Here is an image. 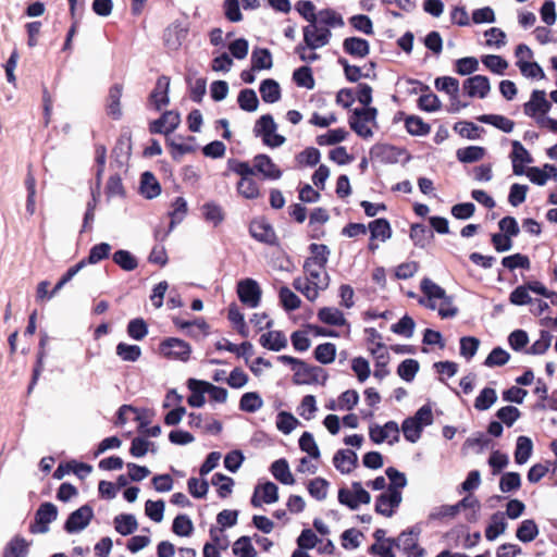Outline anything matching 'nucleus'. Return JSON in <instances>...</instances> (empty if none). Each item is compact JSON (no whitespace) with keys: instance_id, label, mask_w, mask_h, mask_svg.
<instances>
[{"instance_id":"nucleus-1","label":"nucleus","mask_w":557,"mask_h":557,"mask_svg":"<svg viewBox=\"0 0 557 557\" xmlns=\"http://www.w3.org/2000/svg\"><path fill=\"white\" fill-rule=\"evenodd\" d=\"M420 287L423 296L418 302L421 306L436 310L442 319H450L458 314L453 297L448 296L443 287L430 278H423Z\"/></svg>"},{"instance_id":"nucleus-2","label":"nucleus","mask_w":557,"mask_h":557,"mask_svg":"<svg viewBox=\"0 0 557 557\" xmlns=\"http://www.w3.org/2000/svg\"><path fill=\"white\" fill-rule=\"evenodd\" d=\"M228 170L240 176L236 185L237 193L246 199H257L260 197V188L253 178L255 169L246 161L230 159L227 161Z\"/></svg>"},{"instance_id":"nucleus-3","label":"nucleus","mask_w":557,"mask_h":557,"mask_svg":"<svg viewBox=\"0 0 557 557\" xmlns=\"http://www.w3.org/2000/svg\"><path fill=\"white\" fill-rule=\"evenodd\" d=\"M385 474L389 480L388 487L385 491V507L388 506L389 510L385 508V517H389L403 500L401 491L407 485V478L405 473L395 468H388L385 470Z\"/></svg>"},{"instance_id":"nucleus-4","label":"nucleus","mask_w":557,"mask_h":557,"mask_svg":"<svg viewBox=\"0 0 557 557\" xmlns=\"http://www.w3.org/2000/svg\"><path fill=\"white\" fill-rule=\"evenodd\" d=\"M158 354L168 360L187 362L190 359L191 347L184 339L166 337L160 342Z\"/></svg>"},{"instance_id":"nucleus-5","label":"nucleus","mask_w":557,"mask_h":557,"mask_svg":"<svg viewBox=\"0 0 557 557\" xmlns=\"http://www.w3.org/2000/svg\"><path fill=\"white\" fill-rule=\"evenodd\" d=\"M327 374L321 367L309 366L301 361L297 368H294L293 382L296 385H310L321 383L325 384Z\"/></svg>"},{"instance_id":"nucleus-6","label":"nucleus","mask_w":557,"mask_h":557,"mask_svg":"<svg viewBox=\"0 0 557 557\" xmlns=\"http://www.w3.org/2000/svg\"><path fill=\"white\" fill-rule=\"evenodd\" d=\"M370 499V494L362 487L360 482H354L351 490L342 487L338 491V502L350 509H357L361 504H369Z\"/></svg>"},{"instance_id":"nucleus-7","label":"nucleus","mask_w":557,"mask_h":557,"mask_svg":"<svg viewBox=\"0 0 557 557\" xmlns=\"http://www.w3.org/2000/svg\"><path fill=\"white\" fill-rule=\"evenodd\" d=\"M58 516V508L54 504L42 503L35 513V521L30 524V533H46L49 530V523L54 521Z\"/></svg>"},{"instance_id":"nucleus-8","label":"nucleus","mask_w":557,"mask_h":557,"mask_svg":"<svg viewBox=\"0 0 557 557\" xmlns=\"http://www.w3.org/2000/svg\"><path fill=\"white\" fill-rule=\"evenodd\" d=\"M304 42L310 50L324 47L330 42L332 33L327 26H319L318 22L314 25L310 24L304 27Z\"/></svg>"},{"instance_id":"nucleus-9","label":"nucleus","mask_w":557,"mask_h":557,"mask_svg":"<svg viewBox=\"0 0 557 557\" xmlns=\"http://www.w3.org/2000/svg\"><path fill=\"white\" fill-rule=\"evenodd\" d=\"M239 300L249 308H256L261 300V288L257 281L244 278L237 283L236 288Z\"/></svg>"},{"instance_id":"nucleus-10","label":"nucleus","mask_w":557,"mask_h":557,"mask_svg":"<svg viewBox=\"0 0 557 557\" xmlns=\"http://www.w3.org/2000/svg\"><path fill=\"white\" fill-rule=\"evenodd\" d=\"M172 322L177 329L185 331L187 336L196 341L205 338L210 333V325L203 318L186 321L178 317H173Z\"/></svg>"},{"instance_id":"nucleus-11","label":"nucleus","mask_w":557,"mask_h":557,"mask_svg":"<svg viewBox=\"0 0 557 557\" xmlns=\"http://www.w3.org/2000/svg\"><path fill=\"white\" fill-rule=\"evenodd\" d=\"M249 233L260 243L274 247L280 246V240L273 226L264 219L253 220L249 225Z\"/></svg>"},{"instance_id":"nucleus-12","label":"nucleus","mask_w":557,"mask_h":557,"mask_svg":"<svg viewBox=\"0 0 557 557\" xmlns=\"http://www.w3.org/2000/svg\"><path fill=\"white\" fill-rule=\"evenodd\" d=\"M124 91V85L121 83L113 84L109 90L104 101V110L109 117L119 121L123 116L121 99Z\"/></svg>"},{"instance_id":"nucleus-13","label":"nucleus","mask_w":557,"mask_h":557,"mask_svg":"<svg viewBox=\"0 0 557 557\" xmlns=\"http://www.w3.org/2000/svg\"><path fill=\"white\" fill-rule=\"evenodd\" d=\"M94 518V510L89 505H83L73 511L64 523L67 533H75L85 529Z\"/></svg>"},{"instance_id":"nucleus-14","label":"nucleus","mask_w":557,"mask_h":557,"mask_svg":"<svg viewBox=\"0 0 557 557\" xmlns=\"http://www.w3.org/2000/svg\"><path fill=\"white\" fill-rule=\"evenodd\" d=\"M550 108L552 104L546 99V92L544 90H533L530 100L524 103L523 111L537 123L540 114L546 115Z\"/></svg>"},{"instance_id":"nucleus-15","label":"nucleus","mask_w":557,"mask_h":557,"mask_svg":"<svg viewBox=\"0 0 557 557\" xmlns=\"http://www.w3.org/2000/svg\"><path fill=\"white\" fill-rule=\"evenodd\" d=\"M181 123L180 114L175 111H165L162 115L149 124L151 134L169 135L174 132Z\"/></svg>"},{"instance_id":"nucleus-16","label":"nucleus","mask_w":557,"mask_h":557,"mask_svg":"<svg viewBox=\"0 0 557 557\" xmlns=\"http://www.w3.org/2000/svg\"><path fill=\"white\" fill-rule=\"evenodd\" d=\"M462 88L469 97L484 99L491 90V84L486 76L474 75L463 82Z\"/></svg>"},{"instance_id":"nucleus-17","label":"nucleus","mask_w":557,"mask_h":557,"mask_svg":"<svg viewBox=\"0 0 557 557\" xmlns=\"http://www.w3.org/2000/svg\"><path fill=\"white\" fill-rule=\"evenodd\" d=\"M512 151L510 159L512 163V172L515 175H523L525 172V165L533 162V158L524 146L518 141H512Z\"/></svg>"},{"instance_id":"nucleus-18","label":"nucleus","mask_w":557,"mask_h":557,"mask_svg":"<svg viewBox=\"0 0 557 557\" xmlns=\"http://www.w3.org/2000/svg\"><path fill=\"white\" fill-rule=\"evenodd\" d=\"M169 89L170 77L165 75L159 76L156 82L154 88L152 89L149 96V101L153 104L157 111H160L162 107L169 104Z\"/></svg>"},{"instance_id":"nucleus-19","label":"nucleus","mask_w":557,"mask_h":557,"mask_svg":"<svg viewBox=\"0 0 557 557\" xmlns=\"http://www.w3.org/2000/svg\"><path fill=\"white\" fill-rule=\"evenodd\" d=\"M251 168L255 169V173H260L263 178L278 180L282 176V171L272 159L264 153L257 154L253 158V166Z\"/></svg>"},{"instance_id":"nucleus-20","label":"nucleus","mask_w":557,"mask_h":557,"mask_svg":"<svg viewBox=\"0 0 557 557\" xmlns=\"http://www.w3.org/2000/svg\"><path fill=\"white\" fill-rule=\"evenodd\" d=\"M357 454L351 449H339L333 457L334 467L341 473H350L357 466Z\"/></svg>"},{"instance_id":"nucleus-21","label":"nucleus","mask_w":557,"mask_h":557,"mask_svg":"<svg viewBox=\"0 0 557 557\" xmlns=\"http://www.w3.org/2000/svg\"><path fill=\"white\" fill-rule=\"evenodd\" d=\"M523 175L536 185L543 186L549 176L557 177V168L553 164H545L542 169L537 166L527 168Z\"/></svg>"},{"instance_id":"nucleus-22","label":"nucleus","mask_w":557,"mask_h":557,"mask_svg":"<svg viewBox=\"0 0 557 557\" xmlns=\"http://www.w3.org/2000/svg\"><path fill=\"white\" fill-rule=\"evenodd\" d=\"M49 341V336L47 333L41 332L40 334V341H39V348L37 352V360L35 363V367L33 369L32 380L28 385L27 392L28 394L32 393L33 388L37 384V381L41 374V371L44 369V359L46 357V345Z\"/></svg>"},{"instance_id":"nucleus-23","label":"nucleus","mask_w":557,"mask_h":557,"mask_svg":"<svg viewBox=\"0 0 557 557\" xmlns=\"http://www.w3.org/2000/svg\"><path fill=\"white\" fill-rule=\"evenodd\" d=\"M259 343L263 348L273 351H280L287 346L286 336L282 331H269L263 333L259 338Z\"/></svg>"},{"instance_id":"nucleus-24","label":"nucleus","mask_w":557,"mask_h":557,"mask_svg":"<svg viewBox=\"0 0 557 557\" xmlns=\"http://www.w3.org/2000/svg\"><path fill=\"white\" fill-rule=\"evenodd\" d=\"M326 267L323 265H312L308 267L307 262H304V271L307 274L305 278L312 282L313 285L318 286V288L325 289L329 286V275L325 270Z\"/></svg>"},{"instance_id":"nucleus-25","label":"nucleus","mask_w":557,"mask_h":557,"mask_svg":"<svg viewBox=\"0 0 557 557\" xmlns=\"http://www.w3.org/2000/svg\"><path fill=\"white\" fill-rule=\"evenodd\" d=\"M29 543L21 535L13 536L4 546L2 557H26Z\"/></svg>"},{"instance_id":"nucleus-26","label":"nucleus","mask_w":557,"mask_h":557,"mask_svg":"<svg viewBox=\"0 0 557 557\" xmlns=\"http://www.w3.org/2000/svg\"><path fill=\"white\" fill-rule=\"evenodd\" d=\"M343 49L351 57L364 58L369 54V42L363 38L348 37L343 42Z\"/></svg>"},{"instance_id":"nucleus-27","label":"nucleus","mask_w":557,"mask_h":557,"mask_svg":"<svg viewBox=\"0 0 557 557\" xmlns=\"http://www.w3.org/2000/svg\"><path fill=\"white\" fill-rule=\"evenodd\" d=\"M270 471H271L272 475L282 484H285V485L295 484V479L289 470L288 462L285 458L275 460L271 465Z\"/></svg>"},{"instance_id":"nucleus-28","label":"nucleus","mask_w":557,"mask_h":557,"mask_svg":"<svg viewBox=\"0 0 557 557\" xmlns=\"http://www.w3.org/2000/svg\"><path fill=\"white\" fill-rule=\"evenodd\" d=\"M111 245L108 243H100L92 246L89 250V255L87 258L82 259L76 264H82V269L87 264H96L107 258H109L111 252Z\"/></svg>"},{"instance_id":"nucleus-29","label":"nucleus","mask_w":557,"mask_h":557,"mask_svg":"<svg viewBox=\"0 0 557 557\" xmlns=\"http://www.w3.org/2000/svg\"><path fill=\"white\" fill-rule=\"evenodd\" d=\"M140 191L147 199H152L160 195L161 186L153 173L147 171L141 174Z\"/></svg>"},{"instance_id":"nucleus-30","label":"nucleus","mask_w":557,"mask_h":557,"mask_svg":"<svg viewBox=\"0 0 557 557\" xmlns=\"http://www.w3.org/2000/svg\"><path fill=\"white\" fill-rule=\"evenodd\" d=\"M376 114V110L375 109H356L355 110V117H351L349 120V125L351 127L352 131H355L358 135H361V136H367L369 134H371L370 129L367 128L360 121H359V117L360 116H363L364 121H370L371 119L374 117V115Z\"/></svg>"},{"instance_id":"nucleus-31","label":"nucleus","mask_w":557,"mask_h":557,"mask_svg":"<svg viewBox=\"0 0 557 557\" xmlns=\"http://www.w3.org/2000/svg\"><path fill=\"white\" fill-rule=\"evenodd\" d=\"M171 211H169L170 231L180 224L188 212L187 201L183 197H176L171 203Z\"/></svg>"},{"instance_id":"nucleus-32","label":"nucleus","mask_w":557,"mask_h":557,"mask_svg":"<svg viewBox=\"0 0 557 557\" xmlns=\"http://www.w3.org/2000/svg\"><path fill=\"white\" fill-rule=\"evenodd\" d=\"M259 91L262 100L267 103H274L281 99L280 85L272 78L263 79L260 84Z\"/></svg>"},{"instance_id":"nucleus-33","label":"nucleus","mask_w":557,"mask_h":557,"mask_svg":"<svg viewBox=\"0 0 557 557\" xmlns=\"http://www.w3.org/2000/svg\"><path fill=\"white\" fill-rule=\"evenodd\" d=\"M113 522L115 531L124 536L133 534L138 528L137 520L132 513L117 515Z\"/></svg>"},{"instance_id":"nucleus-34","label":"nucleus","mask_w":557,"mask_h":557,"mask_svg":"<svg viewBox=\"0 0 557 557\" xmlns=\"http://www.w3.org/2000/svg\"><path fill=\"white\" fill-rule=\"evenodd\" d=\"M507 529V522L502 512H495L491 517V521L485 530V537L488 541L496 540Z\"/></svg>"},{"instance_id":"nucleus-35","label":"nucleus","mask_w":557,"mask_h":557,"mask_svg":"<svg viewBox=\"0 0 557 557\" xmlns=\"http://www.w3.org/2000/svg\"><path fill=\"white\" fill-rule=\"evenodd\" d=\"M309 250H310L311 256L305 260V262L308 263V267L310 264L326 267L329 256H330V249L326 245L311 244L309 246Z\"/></svg>"},{"instance_id":"nucleus-36","label":"nucleus","mask_w":557,"mask_h":557,"mask_svg":"<svg viewBox=\"0 0 557 557\" xmlns=\"http://www.w3.org/2000/svg\"><path fill=\"white\" fill-rule=\"evenodd\" d=\"M533 451L532 440L528 436H519L517 438L515 461L518 465H524L531 457Z\"/></svg>"},{"instance_id":"nucleus-37","label":"nucleus","mask_w":557,"mask_h":557,"mask_svg":"<svg viewBox=\"0 0 557 557\" xmlns=\"http://www.w3.org/2000/svg\"><path fill=\"white\" fill-rule=\"evenodd\" d=\"M318 318L321 322L334 326H343L346 323L343 312L333 307L321 308L318 312Z\"/></svg>"},{"instance_id":"nucleus-38","label":"nucleus","mask_w":557,"mask_h":557,"mask_svg":"<svg viewBox=\"0 0 557 557\" xmlns=\"http://www.w3.org/2000/svg\"><path fill=\"white\" fill-rule=\"evenodd\" d=\"M396 545L401 547L409 556L423 557L424 555V550L417 545V539L412 533L400 534Z\"/></svg>"},{"instance_id":"nucleus-39","label":"nucleus","mask_w":557,"mask_h":557,"mask_svg":"<svg viewBox=\"0 0 557 557\" xmlns=\"http://www.w3.org/2000/svg\"><path fill=\"white\" fill-rule=\"evenodd\" d=\"M251 65L253 71L271 69L273 61L270 50L267 48H256L251 53Z\"/></svg>"},{"instance_id":"nucleus-40","label":"nucleus","mask_w":557,"mask_h":557,"mask_svg":"<svg viewBox=\"0 0 557 557\" xmlns=\"http://www.w3.org/2000/svg\"><path fill=\"white\" fill-rule=\"evenodd\" d=\"M276 124L271 114L261 115L253 127V133L256 136H262V139L269 138L275 133Z\"/></svg>"},{"instance_id":"nucleus-41","label":"nucleus","mask_w":557,"mask_h":557,"mask_svg":"<svg viewBox=\"0 0 557 557\" xmlns=\"http://www.w3.org/2000/svg\"><path fill=\"white\" fill-rule=\"evenodd\" d=\"M24 184L27 189L26 210L28 213L33 214L35 212L36 178L32 163L27 165V174Z\"/></svg>"},{"instance_id":"nucleus-42","label":"nucleus","mask_w":557,"mask_h":557,"mask_svg":"<svg viewBox=\"0 0 557 557\" xmlns=\"http://www.w3.org/2000/svg\"><path fill=\"white\" fill-rule=\"evenodd\" d=\"M537 535L539 528L535 521L532 519L523 520L516 532L517 539L523 543L532 542Z\"/></svg>"},{"instance_id":"nucleus-43","label":"nucleus","mask_w":557,"mask_h":557,"mask_svg":"<svg viewBox=\"0 0 557 557\" xmlns=\"http://www.w3.org/2000/svg\"><path fill=\"white\" fill-rule=\"evenodd\" d=\"M293 81L298 87L313 89L315 81L311 67L308 65L296 69L293 73Z\"/></svg>"},{"instance_id":"nucleus-44","label":"nucleus","mask_w":557,"mask_h":557,"mask_svg":"<svg viewBox=\"0 0 557 557\" xmlns=\"http://www.w3.org/2000/svg\"><path fill=\"white\" fill-rule=\"evenodd\" d=\"M479 121L486 124H491L505 133H511L515 126L513 121L499 114L481 115L479 117Z\"/></svg>"},{"instance_id":"nucleus-45","label":"nucleus","mask_w":557,"mask_h":557,"mask_svg":"<svg viewBox=\"0 0 557 557\" xmlns=\"http://www.w3.org/2000/svg\"><path fill=\"white\" fill-rule=\"evenodd\" d=\"M112 260L124 271H134L138 267L136 257L128 250H116L112 256Z\"/></svg>"},{"instance_id":"nucleus-46","label":"nucleus","mask_w":557,"mask_h":557,"mask_svg":"<svg viewBox=\"0 0 557 557\" xmlns=\"http://www.w3.org/2000/svg\"><path fill=\"white\" fill-rule=\"evenodd\" d=\"M237 102L239 108L247 112L256 111L259 106V100L256 91L249 88L239 91Z\"/></svg>"},{"instance_id":"nucleus-47","label":"nucleus","mask_w":557,"mask_h":557,"mask_svg":"<svg viewBox=\"0 0 557 557\" xmlns=\"http://www.w3.org/2000/svg\"><path fill=\"white\" fill-rule=\"evenodd\" d=\"M202 213L207 222L218 226L224 221L225 214L222 207L215 202H206L202 206Z\"/></svg>"},{"instance_id":"nucleus-48","label":"nucleus","mask_w":557,"mask_h":557,"mask_svg":"<svg viewBox=\"0 0 557 557\" xmlns=\"http://www.w3.org/2000/svg\"><path fill=\"white\" fill-rule=\"evenodd\" d=\"M211 483L218 486L216 493L219 497L226 498L232 494L234 481L232 478L223 473L216 472L212 475Z\"/></svg>"},{"instance_id":"nucleus-49","label":"nucleus","mask_w":557,"mask_h":557,"mask_svg":"<svg viewBox=\"0 0 557 557\" xmlns=\"http://www.w3.org/2000/svg\"><path fill=\"white\" fill-rule=\"evenodd\" d=\"M293 286L310 301L315 300L319 296V290H322L305 277H296L293 282Z\"/></svg>"},{"instance_id":"nucleus-50","label":"nucleus","mask_w":557,"mask_h":557,"mask_svg":"<svg viewBox=\"0 0 557 557\" xmlns=\"http://www.w3.org/2000/svg\"><path fill=\"white\" fill-rule=\"evenodd\" d=\"M497 400L496 391L492 387L483 388L474 400V408L479 411L490 409Z\"/></svg>"},{"instance_id":"nucleus-51","label":"nucleus","mask_w":557,"mask_h":557,"mask_svg":"<svg viewBox=\"0 0 557 557\" xmlns=\"http://www.w3.org/2000/svg\"><path fill=\"white\" fill-rule=\"evenodd\" d=\"M314 358L322 364H329L335 360L336 346L333 343H323L315 347Z\"/></svg>"},{"instance_id":"nucleus-52","label":"nucleus","mask_w":557,"mask_h":557,"mask_svg":"<svg viewBox=\"0 0 557 557\" xmlns=\"http://www.w3.org/2000/svg\"><path fill=\"white\" fill-rule=\"evenodd\" d=\"M456 154L460 162L471 163L480 161L485 154V149L479 146H469L458 149Z\"/></svg>"},{"instance_id":"nucleus-53","label":"nucleus","mask_w":557,"mask_h":557,"mask_svg":"<svg viewBox=\"0 0 557 557\" xmlns=\"http://www.w3.org/2000/svg\"><path fill=\"white\" fill-rule=\"evenodd\" d=\"M263 405V400L256 392L245 393L239 400V409L245 412H256Z\"/></svg>"},{"instance_id":"nucleus-54","label":"nucleus","mask_w":557,"mask_h":557,"mask_svg":"<svg viewBox=\"0 0 557 557\" xmlns=\"http://www.w3.org/2000/svg\"><path fill=\"white\" fill-rule=\"evenodd\" d=\"M280 301L286 311H294L301 305L300 298L287 286H283L278 292Z\"/></svg>"},{"instance_id":"nucleus-55","label":"nucleus","mask_w":557,"mask_h":557,"mask_svg":"<svg viewBox=\"0 0 557 557\" xmlns=\"http://www.w3.org/2000/svg\"><path fill=\"white\" fill-rule=\"evenodd\" d=\"M172 531L178 536H189L194 531V524L187 515H177L172 524Z\"/></svg>"},{"instance_id":"nucleus-56","label":"nucleus","mask_w":557,"mask_h":557,"mask_svg":"<svg viewBox=\"0 0 557 557\" xmlns=\"http://www.w3.org/2000/svg\"><path fill=\"white\" fill-rule=\"evenodd\" d=\"M116 355L123 361L135 362L141 356V349L138 345H129L126 343H119L116 345Z\"/></svg>"},{"instance_id":"nucleus-57","label":"nucleus","mask_w":557,"mask_h":557,"mask_svg":"<svg viewBox=\"0 0 557 557\" xmlns=\"http://www.w3.org/2000/svg\"><path fill=\"white\" fill-rule=\"evenodd\" d=\"M416 323L409 315H404L397 323L391 326V331L405 338H410L413 335Z\"/></svg>"},{"instance_id":"nucleus-58","label":"nucleus","mask_w":557,"mask_h":557,"mask_svg":"<svg viewBox=\"0 0 557 557\" xmlns=\"http://www.w3.org/2000/svg\"><path fill=\"white\" fill-rule=\"evenodd\" d=\"M233 553L239 557H256L257 550L251 544L249 536H240L233 545Z\"/></svg>"},{"instance_id":"nucleus-59","label":"nucleus","mask_w":557,"mask_h":557,"mask_svg":"<svg viewBox=\"0 0 557 557\" xmlns=\"http://www.w3.org/2000/svg\"><path fill=\"white\" fill-rule=\"evenodd\" d=\"M434 85L437 90L446 92L449 97L459 94V82L451 76L437 77Z\"/></svg>"},{"instance_id":"nucleus-60","label":"nucleus","mask_w":557,"mask_h":557,"mask_svg":"<svg viewBox=\"0 0 557 557\" xmlns=\"http://www.w3.org/2000/svg\"><path fill=\"white\" fill-rule=\"evenodd\" d=\"M347 132L344 128L330 129L326 134L317 137L319 146L336 145L345 140Z\"/></svg>"},{"instance_id":"nucleus-61","label":"nucleus","mask_w":557,"mask_h":557,"mask_svg":"<svg viewBox=\"0 0 557 557\" xmlns=\"http://www.w3.org/2000/svg\"><path fill=\"white\" fill-rule=\"evenodd\" d=\"M521 486V478L518 472H506L499 481V488L503 493H509L519 490Z\"/></svg>"},{"instance_id":"nucleus-62","label":"nucleus","mask_w":557,"mask_h":557,"mask_svg":"<svg viewBox=\"0 0 557 557\" xmlns=\"http://www.w3.org/2000/svg\"><path fill=\"white\" fill-rule=\"evenodd\" d=\"M127 334L136 341H141L148 334V326L144 319H133L127 324Z\"/></svg>"},{"instance_id":"nucleus-63","label":"nucleus","mask_w":557,"mask_h":557,"mask_svg":"<svg viewBox=\"0 0 557 557\" xmlns=\"http://www.w3.org/2000/svg\"><path fill=\"white\" fill-rule=\"evenodd\" d=\"M484 37L487 47L500 49L506 45V34L500 28L492 27L485 30Z\"/></svg>"},{"instance_id":"nucleus-64","label":"nucleus","mask_w":557,"mask_h":557,"mask_svg":"<svg viewBox=\"0 0 557 557\" xmlns=\"http://www.w3.org/2000/svg\"><path fill=\"white\" fill-rule=\"evenodd\" d=\"M418 371L419 362L414 359H406L397 368L398 375L407 382H411Z\"/></svg>"}]
</instances>
